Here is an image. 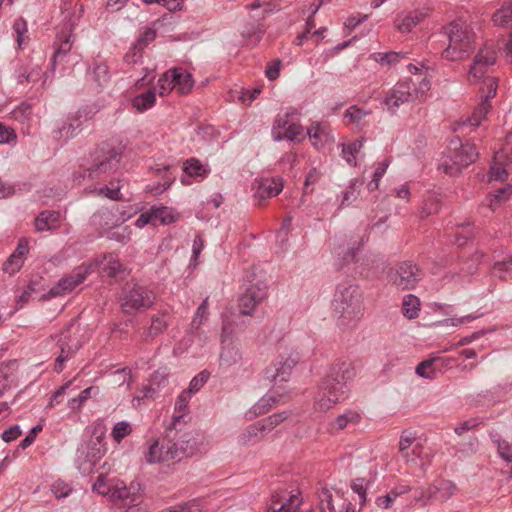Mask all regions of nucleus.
<instances>
[{
  "label": "nucleus",
  "instance_id": "1",
  "mask_svg": "<svg viewBox=\"0 0 512 512\" xmlns=\"http://www.w3.org/2000/svg\"><path fill=\"white\" fill-rule=\"evenodd\" d=\"M354 377L355 369L351 361H336L321 382L323 396L317 403L318 409L325 411L330 409L333 404L343 401L348 392L347 383Z\"/></svg>",
  "mask_w": 512,
  "mask_h": 512
},
{
  "label": "nucleus",
  "instance_id": "2",
  "mask_svg": "<svg viewBox=\"0 0 512 512\" xmlns=\"http://www.w3.org/2000/svg\"><path fill=\"white\" fill-rule=\"evenodd\" d=\"M121 159L120 149L103 142L90 155V159L82 163L79 170L74 172V181L80 184L86 178L90 180L106 178L118 170Z\"/></svg>",
  "mask_w": 512,
  "mask_h": 512
},
{
  "label": "nucleus",
  "instance_id": "3",
  "mask_svg": "<svg viewBox=\"0 0 512 512\" xmlns=\"http://www.w3.org/2000/svg\"><path fill=\"white\" fill-rule=\"evenodd\" d=\"M333 311L338 317V325H355L362 316L363 300L360 287L352 281L339 283L332 301Z\"/></svg>",
  "mask_w": 512,
  "mask_h": 512
},
{
  "label": "nucleus",
  "instance_id": "4",
  "mask_svg": "<svg viewBox=\"0 0 512 512\" xmlns=\"http://www.w3.org/2000/svg\"><path fill=\"white\" fill-rule=\"evenodd\" d=\"M447 39L448 45L441 52V57L449 61L468 57L474 50L475 33L462 19H457L442 28L439 33Z\"/></svg>",
  "mask_w": 512,
  "mask_h": 512
},
{
  "label": "nucleus",
  "instance_id": "5",
  "mask_svg": "<svg viewBox=\"0 0 512 512\" xmlns=\"http://www.w3.org/2000/svg\"><path fill=\"white\" fill-rule=\"evenodd\" d=\"M430 89V81L424 77L417 83L411 79L400 81L391 88L384 97L382 104L394 113L400 105L422 99Z\"/></svg>",
  "mask_w": 512,
  "mask_h": 512
},
{
  "label": "nucleus",
  "instance_id": "6",
  "mask_svg": "<svg viewBox=\"0 0 512 512\" xmlns=\"http://www.w3.org/2000/svg\"><path fill=\"white\" fill-rule=\"evenodd\" d=\"M154 292L137 282H127L120 295L121 309L125 314L133 315L147 310L155 303Z\"/></svg>",
  "mask_w": 512,
  "mask_h": 512
},
{
  "label": "nucleus",
  "instance_id": "7",
  "mask_svg": "<svg viewBox=\"0 0 512 512\" xmlns=\"http://www.w3.org/2000/svg\"><path fill=\"white\" fill-rule=\"evenodd\" d=\"M450 155L444 160L439 169L449 175H456L478 158V152L474 144H462L459 138L451 140L449 145Z\"/></svg>",
  "mask_w": 512,
  "mask_h": 512
},
{
  "label": "nucleus",
  "instance_id": "8",
  "mask_svg": "<svg viewBox=\"0 0 512 512\" xmlns=\"http://www.w3.org/2000/svg\"><path fill=\"white\" fill-rule=\"evenodd\" d=\"M57 345L60 352L56 357L54 370L59 373L63 370L65 362L71 359L82 346L75 320H71L57 335Z\"/></svg>",
  "mask_w": 512,
  "mask_h": 512
},
{
  "label": "nucleus",
  "instance_id": "9",
  "mask_svg": "<svg viewBox=\"0 0 512 512\" xmlns=\"http://www.w3.org/2000/svg\"><path fill=\"white\" fill-rule=\"evenodd\" d=\"M184 415L173 416L169 430H173L174 456L176 461L192 456L196 452L197 439L192 431L182 432V420Z\"/></svg>",
  "mask_w": 512,
  "mask_h": 512
},
{
  "label": "nucleus",
  "instance_id": "10",
  "mask_svg": "<svg viewBox=\"0 0 512 512\" xmlns=\"http://www.w3.org/2000/svg\"><path fill=\"white\" fill-rule=\"evenodd\" d=\"M389 281L398 290H412L422 278V271L412 261L400 262L388 273Z\"/></svg>",
  "mask_w": 512,
  "mask_h": 512
},
{
  "label": "nucleus",
  "instance_id": "11",
  "mask_svg": "<svg viewBox=\"0 0 512 512\" xmlns=\"http://www.w3.org/2000/svg\"><path fill=\"white\" fill-rule=\"evenodd\" d=\"M89 273L90 270L87 266L81 265L76 267L69 275L61 278L57 284L52 287L46 295L43 296V298L51 299L53 297L71 292L87 278Z\"/></svg>",
  "mask_w": 512,
  "mask_h": 512
},
{
  "label": "nucleus",
  "instance_id": "12",
  "mask_svg": "<svg viewBox=\"0 0 512 512\" xmlns=\"http://www.w3.org/2000/svg\"><path fill=\"white\" fill-rule=\"evenodd\" d=\"M93 116L94 112L91 108L82 107L75 115L68 117V122L63 123L54 133L58 138L68 141L81 132L83 121L90 120Z\"/></svg>",
  "mask_w": 512,
  "mask_h": 512
},
{
  "label": "nucleus",
  "instance_id": "13",
  "mask_svg": "<svg viewBox=\"0 0 512 512\" xmlns=\"http://www.w3.org/2000/svg\"><path fill=\"white\" fill-rule=\"evenodd\" d=\"M173 430L167 429L166 436L156 440L148 450L146 460L148 463L176 460L174 456Z\"/></svg>",
  "mask_w": 512,
  "mask_h": 512
},
{
  "label": "nucleus",
  "instance_id": "14",
  "mask_svg": "<svg viewBox=\"0 0 512 512\" xmlns=\"http://www.w3.org/2000/svg\"><path fill=\"white\" fill-rule=\"evenodd\" d=\"M299 357L297 354L288 356H279V358L266 369L265 377L274 384L286 382L292 373V369L297 364Z\"/></svg>",
  "mask_w": 512,
  "mask_h": 512
},
{
  "label": "nucleus",
  "instance_id": "15",
  "mask_svg": "<svg viewBox=\"0 0 512 512\" xmlns=\"http://www.w3.org/2000/svg\"><path fill=\"white\" fill-rule=\"evenodd\" d=\"M267 296V286L263 281L250 284L239 298V309L242 315H251L256 306Z\"/></svg>",
  "mask_w": 512,
  "mask_h": 512
},
{
  "label": "nucleus",
  "instance_id": "16",
  "mask_svg": "<svg viewBox=\"0 0 512 512\" xmlns=\"http://www.w3.org/2000/svg\"><path fill=\"white\" fill-rule=\"evenodd\" d=\"M497 53L493 44H485L476 54L469 70V76L475 79L484 77L489 67L496 62Z\"/></svg>",
  "mask_w": 512,
  "mask_h": 512
},
{
  "label": "nucleus",
  "instance_id": "17",
  "mask_svg": "<svg viewBox=\"0 0 512 512\" xmlns=\"http://www.w3.org/2000/svg\"><path fill=\"white\" fill-rule=\"evenodd\" d=\"M173 84L174 90L179 94H187L191 91L194 85L192 75L183 68H174L168 70V77L164 81Z\"/></svg>",
  "mask_w": 512,
  "mask_h": 512
},
{
  "label": "nucleus",
  "instance_id": "18",
  "mask_svg": "<svg viewBox=\"0 0 512 512\" xmlns=\"http://www.w3.org/2000/svg\"><path fill=\"white\" fill-rule=\"evenodd\" d=\"M450 364V360L443 357L426 359L416 367V374L426 379H435L443 368Z\"/></svg>",
  "mask_w": 512,
  "mask_h": 512
},
{
  "label": "nucleus",
  "instance_id": "19",
  "mask_svg": "<svg viewBox=\"0 0 512 512\" xmlns=\"http://www.w3.org/2000/svg\"><path fill=\"white\" fill-rule=\"evenodd\" d=\"M490 273L492 277L502 281L512 279V255L505 254L503 257L494 255V263Z\"/></svg>",
  "mask_w": 512,
  "mask_h": 512
},
{
  "label": "nucleus",
  "instance_id": "20",
  "mask_svg": "<svg viewBox=\"0 0 512 512\" xmlns=\"http://www.w3.org/2000/svg\"><path fill=\"white\" fill-rule=\"evenodd\" d=\"M283 189L281 178H265L259 181L256 196L260 200L277 196Z\"/></svg>",
  "mask_w": 512,
  "mask_h": 512
},
{
  "label": "nucleus",
  "instance_id": "21",
  "mask_svg": "<svg viewBox=\"0 0 512 512\" xmlns=\"http://www.w3.org/2000/svg\"><path fill=\"white\" fill-rule=\"evenodd\" d=\"M427 16L426 12L415 10L404 15H399L396 19V27L402 33H407L412 30L418 23H420Z\"/></svg>",
  "mask_w": 512,
  "mask_h": 512
},
{
  "label": "nucleus",
  "instance_id": "22",
  "mask_svg": "<svg viewBox=\"0 0 512 512\" xmlns=\"http://www.w3.org/2000/svg\"><path fill=\"white\" fill-rule=\"evenodd\" d=\"M59 220V212L53 210L42 211L35 219V229L38 232L55 229L58 226Z\"/></svg>",
  "mask_w": 512,
  "mask_h": 512
},
{
  "label": "nucleus",
  "instance_id": "23",
  "mask_svg": "<svg viewBox=\"0 0 512 512\" xmlns=\"http://www.w3.org/2000/svg\"><path fill=\"white\" fill-rule=\"evenodd\" d=\"M272 137L275 141L289 140L301 142L304 140V129L300 124L291 123L286 128V131L272 130Z\"/></svg>",
  "mask_w": 512,
  "mask_h": 512
},
{
  "label": "nucleus",
  "instance_id": "24",
  "mask_svg": "<svg viewBox=\"0 0 512 512\" xmlns=\"http://www.w3.org/2000/svg\"><path fill=\"white\" fill-rule=\"evenodd\" d=\"M360 420V416L358 413L353 411H347L339 416H337L333 421H331L328 425V431L330 433H337L345 429L348 424H356Z\"/></svg>",
  "mask_w": 512,
  "mask_h": 512
},
{
  "label": "nucleus",
  "instance_id": "25",
  "mask_svg": "<svg viewBox=\"0 0 512 512\" xmlns=\"http://www.w3.org/2000/svg\"><path fill=\"white\" fill-rule=\"evenodd\" d=\"M363 180L354 178L349 182L348 187L342 192V200L339 208L350 206L360 194L361 187L363 186Z\"/></svg>",
  "mask_w": 512,
  "mask_h": 512
},
{
  "label": "nucleus",
  "instance_id": "26",
  "mask_svg": "<svg viewBox=\"0 0 512 512\" xmlns=\"http://www.w3.org/2000/svg\"><path fill=\"white\" fill-rule=\"evenodd\" d=\"M43 73L40 68L33 67L29 68L27 66H21L15 74L17 83L20 85L26 83H36L39 79H41Z\"/></svg>",
  "mask_w": 512,
  "mask_h": 512
},
{
  "label": "nucleus",
  "instance_id": "27",
  "mask_svg": "<svg viewBox=\"0 0 512 512\" xmlns=\"http://www.w3.org/2000/svg\"><path fill=\"white\" fill-rule=\"evenodd\" d=\"M278 401L279 398L277 396H274L273 394H267L263 396L252 407V410L248 412V418L252 419L253 417L267 413Z\"/></svg>",
  "mask_w": 512,
  "mask_h": 512
},
{
  "label": "nucleus",
  "instance_id": "28",
  "mask_svg": "<svg viewBox=\"0 0 512 512\" xmlns=\"http://www.w3.org/2000/svg\"><path fill=\"white\" fill-rule=\"evenodd\" d=\"M242 358L239 348L233 343H229L222 347L220 353V365L227 367L238 363Z\"/></svg>",
  "mask_w": 512,
  "mask_h": 512
},
{
  "label": "nucleus",
  "instance_id": "29",
  "mask_svg": "<svg viewBox=\"0 0 512 512\" xmlns=\"http://www.w3.org/2000/svg\"><path fill=\"white\" fill-rule=\"evenodd\" d=\"M167 327H168V319H167L166 313L154 315L152 317L151 325L147 330L145 340H147L149 337L155 338V337L159 336L166 330Z\"/></svg>",
  "mask_w": 512,
  "mask_h": 512
},
{
  "label": "nucleus",
  "instance_id": "30",
  "mask_svg": "<svg viewBox=\"0 0 512 512\" xmlns=\"http://www.w3.org/2000/svg\"><path fill=\"white\" fill-rule=\"evenodd\" d=\"M99 394V387L90 386L84 389L77 397L69 400L68 407L72 411H79L82 405L90 398L95 397Z\"/></svg>",
  "mask_w": 512,
  "mask_h": 512
},
{
  "label": "nucleus",
  "instance_id": "31",
  "mask_svg": "<svg viewBox=\"0 0 512 512\" xmlns=\"http://www.w3.org/2000/svg\"><path fill=\"white\" fill-rule=\"evenodd\" d=\"M151 209L155 223L158 221L161 224H170L177 220L178 215L172 208L166 206H152Z\"/></svg>",
  "mask_w": 512,
  "mask_h": 512
},
{
  "label": "nucleus",
  "instance_id": "32",
  "mask_svg": "<svg viewBox=\"0 0 512 512\" xmlns=\"http://www.w3.org/2000/svg\"><path fill=\"white\" fill-rule=\"evenodd\" d=\"M364 140L362 138L356 139L348 145L342 144V157L352 166H356V155L363 147Z\"/></svg>",
  "mask_w": 512,
  "mask_h": 512
},
{
  "label": "nucleus",
  "instance_id": "33",
  "mask_svg": "<svg viewBox=\"0 0 512 512\" xmlns=\"http://www.w3.org/2000/svg\"><path fill=\"white\" fill-rule=\"evenodd\" d=\"M410 491V487L407 485H400L390 492H388L385 496H380L376 499V505L380 508L387 509L391 507L393 501L400 495L405 494Z\"/></svg>",
  "mask_w": 512,
  "mask_h": 512
},
{
  "label": "nucleus",
  "instance_id": "34",
  "mask_svg": "<svg viewBox=\"0 0 512 512\" xmlns=\"http://www.w3.org/2000/svg\"><path fill=\"white\" fill-rule=\"evenodd\" d=\"M403 315L411 320L418 317L420 310V300L413 294H408L403 299Z\"/></svg>",
  "mask_w": 512,
  "mask_h": 512
},
{
  "label": "nucleus",
  "instance_id": "35",
  "mask_svg": "<svg viewBox=\"0 0 512 512\" xmlns=\"http://www.w3.org/2000/svg\"><path fill=\"white\" fill-rule=\"evenodd\" d=\"M101 265L102 274L111 278L115 277L122 268V264L119 259L113 254L104 256V260Z\"/></svg>",
  "mask_w": 512,
  "mask_h": 512
},
{
  "label": "nucleus",
  "instance_id": "36",
  "mask_svg": "<svg viewBox=\"0 0 512 512\" xmlns=\"http://www.w3.org/2000/svg\"><path fill=\"white\" fill-rule=\"evenodd\" d=\"M512 194V186L510 184H506L503 187L494 191L489 195L490 203L489 206L492 210H495L497 207L501 205L502 202L508 200Z\"/></svg>",
  "mask_w": 512,
  "mask_h": 512
},
{
  "label": "nucleus",
  "instance_id": "37",
  "mask_svg": "<svg viewBox=\"0 0 512 512\" xmlns=\"http://www.w3.org/2000/svg\"><path fill=\"white\" fill-rule=\"evenodd\" d=\"M155 99V92L148 90L145 93L137 95L133 99L132 105L137 111L143 112L154 105Z\"/></svg>",
  "mask_w": 512,
  "mask_h": 512
},
{
  "label": "nucleus",
  "instance_id": "38",
  "mask_svg": "<svg viewBox=\"0 0 512 512\" xmlns=\"http://www.w3.org/2000/svg\"><path fill=\"white\" fill-rule=\"evenodd\" d=\"M456 485L449 480H441L436 482L437 500L446 502L456 493Z\"/></svg>",
  "mask_w": 512,
  "mask_h": 512
},
{
  "label": "nucleus",
  "instance_id": "39",
  "mask_svg": "<svg viewBox=\"0 0 512 512\" xmlns=\"http://www.w3.org/2000/svg\"><path fill=\"white\" fill-rule=\"evenodd\" d=\"M491 108V104L488 100L482 98L481 102L474 110L473 114L467 119V122L471 126H479L482 120L486 117L487 113Z\"/></svg>",
  "mask_w": 512,
  "mask_h": 512
},
{
  "label": "nucleus",
  "instance_id": "40",
  "mask_svg": "<svg viewBox=\"0 0 512 512\" xmlns=\"http://www.w3.org/2000/svg\"><path fill=\"white\" fill-rule=\"evenodd\" d=\"M491 108V104L488 100L482 98L481 102L474 110L473 114L467 119V122L471 126H479L482 120L486 117L487 113Z\"/></svg>",
  "mask_w": 512,
  "mask_h": 512
},
{
  "label": "nucleus",
  "instance_id": "41",
  "mask_svg": "<svg viewBox=\"0 0 512 512\" xmlns=\"http://www.w3.org/2000/svg\"><path fill=\"white\" fill-rule=\"evenodd\" d=\"M493 21L499 26L512 25V1L506 5H503L493 15Z\"/></svg>",
  "mask_w": 512,
  "mask_h": 512
},
{
  "label": "nucleus",
  "instance_id": "42",
  "mask_svg": "<svg viewBox=\"0 0 512 512\" xmlns=\"http://www.w3.org/2000/svg\"><path fill=\"white\" fill-rule=\"evenodd\" d=\"M262 433L257 422L249 425L239 436L238 441L242 445H248L251 442L259 440V434Z\"/></svg>",
  "mask_w": 512,
  "mask_h": 512
},
{
  "label": "nucleus",
  "instance_id": "43",
  "mask_svg": "<svg viewBox=\"0 0 512 512\" xmlns=\"http://www.w3.org/2000/svg\"><path fill=\"white\" fill-rule=\"evenodd\" d=\"M120 182H121V180L117 179V185L114 186V181L111 180L109 182L111 187H109V186H102V187H100L99 190H98L99 195H103L106 198H108L110 200H114V201L122 200L123 197H122V194L120 193V190H121L122 186L120 185Z\"/></svg>",
  "mask_w": 512,
  "mask_h": 512
},
{
  "label": "nucleus",
  "instance_id": "44",
  "mask_svg": "<svg viewBox=\"0 0 512 512\" xmlns=\"http://www.w3.org/2000/svg\"><path fill=\"white\" fill-rule=\"evenodd\" d=\"M183 170L189 176L203 177L207 174V170L204 168L203 164L196 158L186 160Z\"/></svg>",
  "mask_w": 512,
  "mask_h": 512
},
{
  "label": "nucleus",
  "instance_id": "45",
  "mask_svg": "<svg viewBox=\"0 0 512 512\" xmlns=\"http://www.w3.org/2000/svg\"><path fill=\"white\" fill-rule=\"evenodd\" d=\"M478 439L475 436H469L467 441L458 442L455 445L456 453H461L462 455H471L475 453L478 449Z\"/></svg>",
  "mask_w": 512,
  "mask_h": 512
},
{
  "label": "nucleus",
  "instance_id": "46",
  "mask_svg": "<svg viewBox=\"0 0 512 512\" xmlns=\"http://www.w3.org/2000/svg\"><path fill=\"white\" fill-rule=\"evenodd\" d=\"M117 218L112 211L105 209L93 215V221L95 224H99L102 228L113 227V222Z\"/></svg>",
  "mask_w": 512,
  "mask_h": 512
},
{
  "label": "nucleus",
  "instance_id": "47",
  "mask_svg": "<svg viewBox=\"0 0 512 512\" xmlns=\"http://www.w3.org/2000/svg\"><path fill=\"white\" fill-rule=\"evenodd\" d=\"M441 207V202L439 198L435 195H429L423 204L422 210H421V216L428 217L430 215L438 213Z\"/></svg>",
  "mask_w": 512,
  "mask_h": 512
},
{
  "label": "nucleus",
  "instance_id": "48",
  "mask_svg": "<svg viewBox=\"0 0 512 512\" xmlns=\"http://www.w3.org/2000/svg\"><path fill=\"white\" fill-rule=\"evenodd\" d=\"M208 311V297L205 298L196 310V313L191 321V327L195 330L199 329L203 321L207 319Z\"/></svg>",
  "mask_w": 512,
  "mask_h": 512
},
{
  "label": "nucleus",
  "instance_id": "49",
  "mask_svg": "<svg viewBox=\"0 0 512 512\" xmlns=\"http://www.w3.org/2000/svg\"><path fill=\"white\" fill-rule=\"evenodd\" d=\"M131 431L132 428L129 422L120 421L114 425L111 436L117 443H120Z\"/></svg>",
  "mask_w": 512,
  "mask_h": 512
},
{
  "label": "nucleus",
  "instance_id": "50",
  "mask_svg": "<svg viewBox=\"0 0 512 512\" xmlns=\"http://www.w3.org/2000/svg\"><path fill=\"white\" fill-rule=\"evenodd\" d=\"M131 488H133V486H131L130 488L126 486L114 487L113 489H111L110 497L113 501H123L124 505L126 506L133 497H136L135 494L131 493Z\"/></svg>",
  "mask_w": 512,
  "mask_h": 512
},
{
  "label": "nucleus",
  "instance_id": "51",
  "mask_svg": "<svg viewBox=\"0 0 512 512\" xmlns=\"http://www.w3.org/2000/svg\"><path fill=\"white\" fill-rule=\"evenodd\" d=\"M405 54L398 52H388V53H377L375 54V60L381 64L382 66H391L395 65L400 61L401 58H404Z\"/></svg>",
  "mask_w": 512,
  "mask_h": 512
},
{
  "label": "nucleus",
  "instance_id": "52",
  "mask_svg": "<svg viewBox=\"0 0 512 512\" xmlns=\"http://www.w3.org/2000/svg\"><path fill=\"white\" fill-rule=\"evenodd\" d=\"M168 375L167 368H159L151 375L150 383L160 391L168 384Z\"/></svg>",
  "mask_w": 512,
  "mask_h": 512
},
{
  "label": "nucleus",
  "instance_id": "53",
  "mask_svg": "<svg viewBox=\"0 0 512 512\" xmlns=\"http://www.w3.org/2000/svg\"><path fill=\"white\" fill-rule=\"evenodd\" d=\"M497 79L495 77H486L483 81V86L481 87L482 98L485 100H490L496 95L497 92Z\"/></svg>",
  "mask_w": 512,
  "mask_h": 512
},
{
  "label": "nucleus",
  "instance_id": "54",
  "mask_svg": "<svg viewBox=\"0 0 512 512\" xmlns=\"http://www.w3.org/2000/svg\"><path fill=\"white\" fill-rule=\"evenodd\" d=\"M287 505V503L281 502L280 494L274 492L271 495L270 502L266 504L265 512H292L287 510Z\"/></svg>",
  "mask_w": 512,
  "mask_h": 512
},
{
  "label": "nucleus",
  "instance_id": "55",
  "mask_svg": "<svg viewBox=\"0 0 512 512\" xmlns=\"http://www.w3.org/2000/svg\"><path fill=\"white\" fill-rule=\"evenodd\" d=\"M93 75L98 85L102 86L108 83L110 79L109 69L105 63H98L93 68Z\"/></svg>",
  "mask_w": 512,
  "mask_h": 512
},
{
  "label": "nucleus",
  "instance_id": "56",
  "mask_svg": "<svg viewBox=\"0 0 512 512\" xmlns=\"http://www.w3.org/2000/svg\"><path fill=\"white\" fill-rule=\"evenodd\" d=\"M210 374L206 370L200 372L198 375L193 377V379L190 381L188 389H186L187 392H189L191 395L193 393L198 392L203 385L207 382Z\"/></svg>",
  "mask_w": 512,
  "mask_h": 512
},
{
  "label": "nucleus",
  "instance_id": "57",
  "mask_svg": "<svg viewBox=\"0 0 512 512\" xmlns=\"http://www.w3.org/2000/svg\"><path fill=\"white\" fill-rule=\"evenodd\" d=\"M24 260L17 257L14 253H12L6 262L3 264V271L9 273L10 275L18 272L23 266Z\"/></svg>",
  "mask_w": 512,
  "mask_h": 512
},
{
  "label": "nucleus",
  "instance_id": "58",
  "mask_svg": "<svg viewBox=\"0 0 512 512\" xmlns=\"http://www.w3.org/2000/svg\"><path fill=\"white\" fill-rule=\"evenodd\" d=\"M369 114V111L363 110L357 106H351L345 111V117L349 118V120L355 124H359L360 121Z\"/></svg>",
  "mask_w": 512,
  "mask_h": 512
},
{
  "label": "nucleus",
  "instance_id": "59",
  "mask_svg": "<svg viewBox=\"0 0 512 512\" xmlns=\"http://www.w3.org/2000/svg\"><path fill=\"white\" fill-rule=\"evenodd\" d=\"M13 30L17 36L16 42L18 44V47L21 48L23 39H24V35L28 31L26 21L21 17L16 19L13 24Z\"/></svg>",
  "mask_w": 512,
  "mask_h": 512
},
{
  "label": "nucleus",
  "instance_id": "60",
  "mask_svg": "<svg viewBox=\"0 0 512 512\" xmlns=\"http://www.w3.org/2000/svg\"><path fill=\"white\" fill-rule=\"evenodd\" d=\"M113 383L119 386L124 384L130 385L131 382V371L128 368H122L115 371L112 375Z\"/></svg>",
  "mask_w": 512,
  "mask_h": 512
},
{
  "label": "nucleus",
  "instance_id": "61",
  "mask_svg": "<svg viewBox=\"0 0 512 512\" xmlns=\"http://www.w3.org/2000/svg\"><path fill=\"white\" fill-rule=\"evenodd\" d=\"M508 177V172L506 171L505 167H503L501 164H494L490 167L489 171V181H505Z\"/></svg>",
  "mask_w": 512,
  "mask_h": 512
},
{
  "label": "nucleus",
  "instance_id": "62",
  "mask_svg": "<svg viewBox=\"0 0 512 512\" xmlns=\"http://www.w3.org/2000/svg\"><path fill=\"white\" fill-rule=\"evenodd\" d=\"M161 512H202L200 504L196 501L178 507H171Z\"/></svg>",
  "mask_w": 512,
  "mask_h": 512
},
{
  "label": "nucleus",
  "instance_id": "63",
  "mask_svg": "<svg viewBox=\"0 0 512 512\" xmlns=\"http://www.w3.org/2000/svg\"><path fill=\"white\" fill-rule=\"evenodd\" d=\"M364 481L365 480L363 478H358V479L354 480L351 485L352 490L358 494V496L361 500V505H363L367 500V493H366L367 489L364 484Z\"/></svg>",
  "mask_w": 512,
  "mask_h": 512
},
{
  "label": "nucleus",
  "instance_id": "64",
  "mask_svg": "<svg viewBox=\"0 0 512 512\" xmlns=\"http://www.w3.org/2000/svg\"><path fill=\"white\" fill-rule=\"evenodd\" d=\"M498 452L504 460L512 462V445L506 440L498 441Z\"/></svg>",
  "mask_w": 512,
  "mask_h": 512
}]
</instances>
